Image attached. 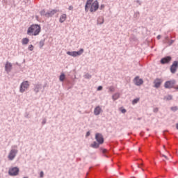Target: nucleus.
Here are the masks:
<instances>
[{"instance_id":"1","label":"nucleus","mask_w":178,"mask_h":178,"mask_svg":"<svg viewBox=\"0 0 178 178\" xmlns=\"http://www.w3.org/2000/svg\"><path fill=\"white\" fill-rule=\"evenodd\" d=\"M41 31V26L37 24L31 26L27 31L29 35H38Z\"/></svg>"},{"instance_id":"2","label":"nucleus","mask_w":178,"mask_h":178,"mask_svg":"<svg viewBox=\"0 0 178 178\" xmlns=\"http://www.w3.org/2000/svg\"><path fill=\"white\" fill-rule=\"evenodd\" d=\"M90 8V12H97L98 10V8H99V3H98V1H95L93 3H91Z\"/></svg>"},{"instance_id":"3","label":"nucleus","mask_w":178,"mask_h":178,"mask_svg":"<svg viewBox=\"0 0 178 178\" xmlns=\"http://www.w3.org/2000/svg\"><path fill=\"white\" fill-rule=\"evenodd\" d=\"M29 87H30V84H29V81H23L20 85V88H19L20 92H24L26 90H29Z\"/></svg>"},{"instance_id":"4","label":"nucleus","mask_w":178,"mask_h":178,"mask_svg":"<svg viewBox=\"0 0 178 178\" xmlns=\"http://www.w3.org/2000/svg\"><path fill=\"white\" fill-rule=\"evenodd\" d=\"M8 174L10 176H17L19 175V168L17 167L10 168Z\"/></svg>"},{"instance_id":"5","label":"nucleus","mask_w":178,"mask_h":178,"mask_svg":"<svg viewBox=\"0 0 178 178\" xmlns=\"http://www.w3.org/2000/svg\"><path fill=\"white\" fill-rule=\"evenodd\" d=\"M176 83V81H168L165 83L164 87L165 88H173L175 87V84Z\"/></svg>"},{"instance_id":"6","label":"nucleus","mask_w":178,"mask_h":178,"mask_svg":"<svg viewBox=\"0 0 178 178\" xmlns=\"http://www.w3.org/2000/svg\"><path fill=\"white\" fill-rule=\"evenodd\" d=\"M17 154V149H12L8 154V159L10 161H13Z\"/></svg>"},{"instance_id":"7","label":"nucleus","mask_w":178,"mask_h":178,"mask_svg":"<svg viewBox=\"0 0 178 178\" xmlns=\"http://www.w3.org/2000/svg\"><path fill=\"white\" fill-rule=\"evenodd\" d=\"M95 138L99 144H104V137L101 134H96Z\"/></svg>"},{"instance_id":"8","label":"nucleus","mask_w":178,"mask_h":178,"mask_svg":"<svg viewBox=\"0 0 178 178\" xmlns=\"http://www.w3.org/2000/svg\"><path fill=\"white\" fill-rule=\"evenodd\" d=\"M177 67H178V61H174V63H172L170 67L171 73H176V70H177Z\"/></svg>"},{"instance_id":"9","label":"nucleus","mask_w":178,"mask_h":178,"mask_svg":"<svg viewBox=\"0 0 178 178\" xmlns=\"http://www.w3.org/2000/svg\"><path fill=\"white\" fill-rule=\"evenodd\" d=\"M134 83L136 84V86H141V84H143V83H144V81H143V79H140V77L136 76L134 80Z\"/></svg>"},{"instance_id":"10","label":"nucleus","mask_w":178,"mask_h":178,"mask_svg":"<svg viewBox=\"0 0 178 178\" xmlns=\"http://www.w3.org/2000/svg\"><path fill=\"white\" fill-rule=\"evenodd\" d=\"M5 70L7 72V73H10V72L12 70V63L7 61L5 65Z\"/></svg>"},{"instance_id":"11","label":"nucleus","mask_w":178,"mask_h":178,"mask_svg":"<svg viewBox=\"0 0 178 178\" xmlns=\"http://www.w3.org/2000/svg\"><path fill=\"white\" fill-rule=\"evenodd\" d=\"M170 60H172V58L170 56H167L161 60V63L165 65V63H169Z\"/></svg>"},{"instance_id":"12","label":"nucleus","mask_w":178,"mask_h":178,"mask_svg":"<svg viewBox=\"0 0 178 178\" xmlns=\"http://www.w3.org/2000/svg\"><path fill=\"white\" fill-rule=\"evenodd\" d=\"M162 79H156L154 81V86L156 88H158L159 87H161V85L162 84Z\"/></svg>"},{"instance_id":"13","label":"nucleus","mask_w":178,"mask_h":178,"mask_svg":"<svg viewBox=\"0 0 178 178\" xmlns=\"http://www.w3.org/2000/svg\"><path fill=\"white\" fill-rule=\"evenodd\" d=\"M101 112H102V108H101L99 107V106H97L95 110H94V114L96 116H98V115H99V113H101Z\"/></svg>"},{"instance_id":"14","label":"nucleus","mask_w":178,"mask_h":178,"mask_svg":"<svg viewBox=\"0 0 178 178\" xmlns=\"http://www.w3.org/2000/svg\"><path fill=\"white\" fill-rule=\"evenodd\" d=\"M93 1L94 0H88L87 1L86 4L85 6V10H86V12H88V7L91 6V3H92Z\"/></svg>"},{"instance_id":"15","label":"nucleus","mask_w":178,"mask_h":178,"mask_svg":"<svg viewBox=\"0 0 178 178\" xmlns=\"http://www.w3.org/2000/svg\"><path fill=\"white\" fill-rule=\"evenodd\" d=\"M67 18V15H66V14H63L60 17V19H59L60 23H63L66 20Z\"/></svg>"},{"instance_id":"16","label":"nucleus","mask_w":178,"mask_h":178,"mask_svg":"<svg viewBox=\"0 0 178 178\" xmlns=\"http://www.w3.org/2000/svg\"><path fill=\"white\" fill-rule=\"evenodd\" d=\"M90 147L92 148H99V143H97V142H93V143L90 145Z\"/></svg>"},{"instance_id":"17","label":"nucleus","mask_w":178,"mask_h":178,"mask_svg":"<svg viewBox=\"0 0 178 178\" xmlns=\"http://www.w3.org/2000/svg\"><path fill=\"white\" fill-rule=\"evenodd\" d=\"M67 54L70 55V56H74V58L77 56V54H76V51H67Z\"/></svg>"},{"instance_id":"18","label":"nucleus","mask_w":178,"mask_h":178,"mask_svg":"<svg viewBox=\"0 0 178 178\" xmlns=\"http://www.w3.org/2000/svg\"><path fill=\"white\" fill-rule=\"evenodd\" d=\"M58 12V10H52L51 11L47 13L46 15H48L49 16H54V15H55V13H56Z\"/></svg>"},{"instance_id":"19","label":"nucleus","mask_w":178,"mask_h":178,"mask_svg":"<svg viewBox=\"0 0 178 178\" xmlns=\"http://www.w3.org/2000/svg\"><path fill=\"white\" fill-rule=\"evenodd\" d=\"M30 41V40H29V38H25L22 39V44L23 45H27V44H29V42Z\"/></svg>"},{"instance_id":"20","label":"nucleus","mask_w":178,"mask_h":178,"mask_svg":"<svg viewBox=\"0 0 178 178\" xmlns=\"http://www.w3.org/2000/svg\"><path fill=\"white\" fill-rule=\"evenodd\" d=\"M41 86L40 84H37L35 86L34 91H35V92H38Z\"/></svg>"},{"instance_id":"21","label":"nucleus","mask_w":178,"mask_h":178,"mask_svg":"<svg viewBox=\"0 0 178 178\" xmlns=\"http://www.w3.org/2000/svg\"><path fill=\"white\" fill-rule=\"evenodd\" d=\"M120 97V95L119 93H115L113 95V101H116V99H118V98Z\"/></svg>"},{"instance_id":"22","label":"nucleus","mask_w":178,"mask_h":178,"mask_svg":"<svg viewBox=\"0 0 178 178\" xmlns=\"http://www.w3.org/2000/svg\"><path fill=\"white\" fill-rule=\"evenodd\" d=\"M84 52V49H80L79 51H76V56H80V55H82V54Z\"/></svg>"},{"instance_id":"23","label":"nucleus","mask_w":178,"mask_h":178,"mask_svg":"<svg viewBox=\"0 0 178 178\" xmlns=\"http://www.w3.org/2000/svg\"><path fill=\"white\" fill-rule=\"evenodd\" d=\"M65 79V74H61L60 76V81H63Z\"/></svg>"},{"instance_id":"24","label":"nucleus","mask_w":178,"mask_h":178,"mask_svg":"<svg viewBox=\"0 0 178 178\" xmlns=\"http://www.w3.org/2000/svg\"><path fill=\"white\" fill-rule=\"evenodd\" d=\"M172 95H168L164 98V99H165L166 101H170L172 100Z\"/></svg>"},{"instance_id":"25","label":"nucleus","mask_w":178,"mask_h":178,"mask_svg":"<svg viewBox=\"0 0 178 178\" xmlns=\"http://www.w3.org/2000/svg\"><path fill=\"white\" fill-rule=\"evenodd\" d=\"M138 101H140V98H136V99H134L132 101L133 105H136V104H137V102H138Z\"/></svg>"},{"instance_id":"26","label":"nucleus","mask_w":178,"mask_h":178,"mask_svg":"<svg viewBox=\"0 0 178 178\" xmlns=\"http://www.w3.org/2000/svg\"><path fill=\"white\" fill-rule=\"evenodd\" d=\"M97 23L99 24H102V23H104V18H99L97 20Z\"/></svg>"},{"instance_id":"27","label":"nucleus","mask_w":178,"mask_h":178,"mask_svg":"<svg viewBox=\"0 0 178 178\" xmlns=\"http://www.w3.org/2000/svg\"><path fill=\"white\" fill-rule=\"evenodd\" d=\"M28 48L29 51H33L34 49V46H33V44H30Z\"/></svg>"},{"instance_id":"28","label":"nucleus","mask_w":178,"mask_h":178,"mask_svg":"<svg viewBox=\"0 0 178 178\" xmlns=\"http://www.w3.org/2000/svg\"><path fill=\"white\" fill-rule=\"evenodd\" d=\"M84 77L85 79H91V75L90 74H86Z\"/></svg>"},{"instance_id":"29","label":"nucleus","mask_w":178,"mask_h":178,"mask_svg":"<svg viewBox=\"0 0 178 178\" xmlns=\"http://www.w3.org/2000/svg\"><path fill=\"white\" fill-rule=\"evenodd\" d=\"M161 156H163V158H165V159L166 161H169V158H168V156H166V155L162 154H161Z\"/></svg>"},{"instance_id":"30","label":"nucleus","mask_w":178,"mask_h":178,"mask_svg":"<svg viewBox=\"0 0 178 178\" xmlns=\"http://www.w3.org/2000/svg\"><path fill=\"white\" fill-rule=\"evenodd\" d=\"M109 91H111V92H113V91H115V88H113V86H111L109 88Z\"/></svg>"},{"instance_id":"31","label":"nucleus","mask_w":178,"mask_h":178,"mask_svg":"<svg viewBox=\"0 0 178 178\" xmlns=\"http://www.w3.org/2000/svg\"><path fill=\"white\" fill-rule=\"evenodd\" d=\"M40 177H44V172L41 171L40 173Z\"/></svg>"},{"instance_id":"32","label":"nucleus","mask_w":178,"mask_h":178,"mask_svg":"<svg viewBox=\"0 0 178 178\" xmlns=\"http://www.w3.org/2000/svg\"><path fill=\"white\" fill-rule=\"evenodd\" d=\"M40 48H42V47H44V43H43V42H40Z\"/></svg>"},{"instance_id":"33","label":"nucleus","mask_w":178,"mask_h":178,"mask_svg":"<svg viewBox=\"0 0 178 178\" xmlns=\"http://www.w3.org/2000/svg\"><path fill=\"white\" fill-rule=\"evenodd\" d=\"M101 90H102V86H99L97 88V91H101Z\"/></svg>"},{"instance_id":"34","label":"nucleus","mask_w":178,"mask_h":178,"mask_svg":"<svg viewBox=\"0 0 178 178\" xmlns=\"http://www.w3.org/2000/svg\"><path fill=\"white\" fill-rule=\"evenodd\" d=\"M104 8H105V5L102 4L100 6V9L102 10V9H104Z\"/></svg>"},{"instance_id":"35","label":"nucleus","mask_w":178,"mask_h":178,"mask_svg":"<svg viewBox=\"0 0 178 178\" xmlns=\"http://www.w3.org/2000/svg\"><path fill=\"white\" fill-rule=\"evenodd\" d=\"M69 10H73V7L72 6H70L68 8Z\"/></svg>"},{"instance_id":"36","label":"nucleus","mask_w":178,"mask_h":178,"mask_svg":"<svg viewBox=\"0 0 178 178\" xmlns=\"http://www.w3.org/2000/svg\"><path fill=\"white\" fill-rule=\"evenodd\" d=\"M121 112H122V113H126V109H124V108L122 109V110H121Z\"/></svg>"},{"instance_id":"37","label":"nucleus","mask_w":178,"mask_h":178,"mask_svg":"<svg viewBox=\"0 0 178 178\" xmlns=\"http://www.w3.org/2000/svg\"><path fill=\"white\" fill-rule=\"evenodd\" d=\"M171 109L172 111H177V107H172Z\"/></svg>"},{"instance_id":"38","label":"nucleus","mask_w":178,"mask_h":178,"mask_svg":"<svg viewBox=\"0 0 178 178\" xmlns=\"http://www.w3.org/2000/svg\"><path fill=\"white\" fill-rule=\"evenodd\" d=\"M106 151H107V150H106V149H102L103 154H106Z\"/></svg>"},{"instance_id":"39","label":"nucleus","mask_w":178,"mask_h":178,"mask_svg":"<svg viewBox=\"0 0 178 178\" xmlns=\"http://www.w3.org/2000/svg\"><path fill=\"white\" fill-rule=\"evenodd\" d=\"M154 112H155V113L158 112V108H154Z\"/></svg>"},{"instance_id":"40","label":"nucleus","mask_w":178,"mask_h":178,"mask_svg":"<svg viewBox=\"0 0 178 178\" xmlns=\"http://www.w3.org/2000/svg\"><path fill=\"white\" fill-rule=\"evenodd\" d=\"M88 136H90V131H88V132L86 133V137H88Z\"/></svg>"},{"instance_id":"41","label":"nucleus","mask_w":178,"mask_h":178,"mask_svg":"<svg viewBox=\"0 0 178 178\" xmlns=\"http://www.w3.org/2000/svg\"><path fill=\"white\" fill-rule=\"evenodd\" d=\"M158 40L161 38V35L157 36Z\"/></svg>"},{"instance_id":"42","label":"nucleus","mask_w":178,"mask_h":178,"mask_svg":"<svg viewBox=\"0 0 178 178\" xmlns=\"http://www.w3.org/2000/svg\"><path fill=\"white\" fill-rule=\"evenodd\" d=\"M176 128L178 130V124H176Z\"/></svg>"},{"instance_id":"43","label":"nucleus","mask_w":178,"mask_h":178,"mask_svg":"<svg viewBox=\"0 0 178 178\" xmlns=\"http://www.w3.org/2000/svg\"><path fill=\"white\" fill-rule=\"evenodd\" d=\"M175 88H176V90H178V86H177V87H175Z\"/></svg>"},{"instance_id":"44","label":"nucleus","mask_w":178,"mask_h":178,"mask_svg":"<svg viewBox=\"0 0 178 178\" xmlns=\"http://www.w3.org/2000/svg\"><path fill=\"white\" fill-rule=\"evenodd\" d=\"M45 122H43V124H44Z\"/></svg>"},{"instance_id":"45","label":"nucleus","mask_w":178,"mask_h":178,"mask_svg":"<svg viewBox=\"0 0 178 178\" xmlns=\"http://www.w3.org/2000/svg\"><path fill=\"white\" fill-rule=\"evenodd\" d=\"M138 168H140V165H138Z\"/></svg>"},{"instance_id":"46","label":"nucleus","mask_w":178,"mask_h":178,"mask_svg":"<svg viewBox=\"0 0 178 178\" xmlns=\"http://www.w3.org/2000/svg\"><path fill=\"white\" fill-rule=\"evenodd\" d=\"M163 148H165V145L163 146Z\"/></svg>"}]
</instances>
